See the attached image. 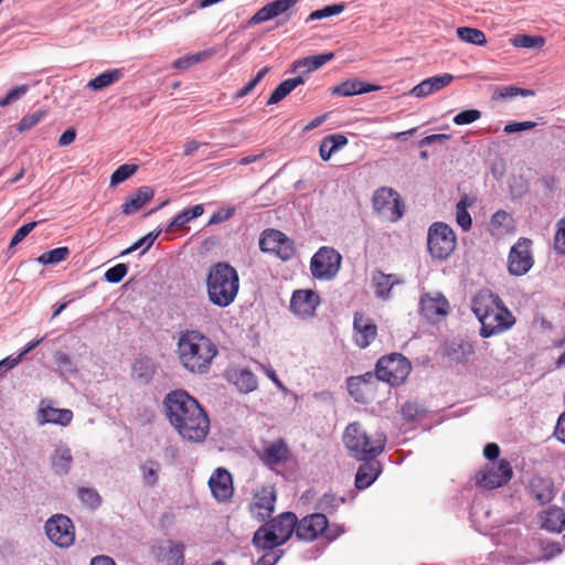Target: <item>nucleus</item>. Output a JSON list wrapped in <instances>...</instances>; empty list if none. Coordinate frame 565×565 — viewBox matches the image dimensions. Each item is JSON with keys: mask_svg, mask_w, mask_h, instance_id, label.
Returning <instances> with one entry per match:
<instances>
[{"mask_svg": "<svg viewBox=\"0 0 565 565\" xmlns=\"http://www.w3.org/2000/svg\"><path fill=\"white\" fill-rule=\"evenodd\" d=\"M217 353L216 344L198 330H185L179 334L178 360L192 374H206Z\"/></svg>", "mask_w": 565, "mask_h": 565, "instance_id": "obj_1", "label": "nucleus"}, {"mask_svg": "<svg viewBox=\"0 0 565 565\" xmlns=\"http://www.w3.org/2000/svg\"><path fill=\"white\" fill-rule=\"evenodd\" d=\"M472 311L481 323L482 338H490L514 324V317L504 307L500 297L488 290H481L475 296Z\"/></svg>", "mask_w": 565, "mask_h": 565, "instance_id": "obj_2", "label": "nucleus"}, {"mask_svg": "<svg viewBox=\"0 0 565 565\" xmlns=\"http://www.w3.org/2000/svg\"><path fill=\"white\" fill-rule=\"evenodd\" d=\"M205 285L209 301L218 308H226L238 295L239 276L232 265L218 262L209 267Z\"/></svg>", "mask_w": 565, "mask_h": 565, "instance_id": "obj_3", "label": "nucleus"}, {"mask_svg": "<svg viewBox=\"0 0 565 565\" xmlns=\"http://www.w3.org/2000/svg\"><path fill=\"white\" fill-rule=\"evenodd\" d=\"M343 443L352 457L358 460L373 459L385 447L386 437L383 434L370 436L359 423H351L343 434Z\"/></svg>", "mask_w": 565, "mask_h": 565, "instance_id": "obj_4", "label": "nucleus"}, {"mask_svg": "<svg viewBox=\"0 0 565 565\" xmlns=\"http://www.w3.org/2000/svg\"><path fill=\"white\" fill-rule=\"evenodd\" d=\"M296 514L281 513L254 533L253 543L258 548L273 550L288 541L294 532L296 533Z\"/></svg>", "mask_w": 565, "mask_h": 565, "instance_id": "obj_5", "label": "nucleus"}, {"mask_svg": "<svg viewBox=\"0 0 565 565\" xmlns=\"http://www.w3.org/2000/svg\"><path fill=\"white\" fill-rule=\"evenodd\" d=\"M200 407L198 401L183 390L172 391L163 399L164 414L173 427L191 417L190 413H195Z\"/></svg>", "mask_w": 565, "mask_h": 565, "instance_id": "obj_6", "label": "nucleus"}, {"mask_svg": "<svg viewBox=\"0 0 565 565\" xmlns=\"http://www.w3.org/2000/svg\"><path fill=\"white\" fill-rule=\"evenodd\" d=\"M411 369V363L405 356L392 353L379 360L375 374L377 380L397 386L407 379Z\"/></svg>", "mask_w": 565, "mask_h": 565, "instance_id": "obj_7", "label": "nucleus"}, {"mask_svg": "<svg viewBox=\"0 0 565 565\" xmlns=\"http://www.w3.org/2000/svg\"><path fill=\"white\" fill-rule=\"evenodd\" d=\"M427 247L434 258H448L456 247V235L452 228L440 222L430 225L427 234Z\"/></svg>", "mask_w": 565, "mask_h": 565, "instance_id": "obj_8", "label": "nucleus"}, {"mask_svg": "<svg viewBox=\"0 0 565 565\" xmlns=\"http://www.w3.org/2000/svg\"><path fill=\"white\" fill-rule=\"evenodd\" d=\"M341 255L331 247H321L311 258L312 276L321 280L332 279L339 271Z\"/></svg>", "mask_w": 565, "mask_h": 565, "instance_id": "obj_9", "label": "nucleus"}, {"mask_svg": "<svg viewBox=\"0 0 565 565\" xmlns=\"http://www.w3.org/2000/svg\"><path fill=\"white\" fill-rule=\"evenodd\" d=\"M299 0H274L262 7L248 21L247 25H256L279 18L276 26L286 23L294 14V7Z\"/></svg>", "mask_w": 565, "mask_h": 565, "instance_id": "obj_10", "label": "nucleus"}, {"mask_svg": "<svg viewBox=\"0 0 565 565\" xmlns=\"http://www.w3.org/2000/svg\"><path fill=\"white\" fill-rule=\"evenodd\" d=\"M531 246V239L521 237L511 247L508 256V270L512 276H523L533 267L534 258Z\"/></svg>", "mask_w": 565, "mask_h": 565, "instance_id": "obj_11", "label": "nucleus"}, {"mask_svg": "<svg viewBox=\"0 0 565 565\" xmlns=\"http://www.w3.org/2000/svg\"><path fill=\"white\" fill-rule=\"evenodd\" d=\"M49 540L60 547H70L75 541L72 520L64 514H55L45 523Z\"/></svg>", "mask_w": 565, "mask_h": 565, "instance_id": "obj_12", "label": "nucleus"}, {"mask_svg": "<svg viewBox=\"0 0 565 565\" xmlns=\"http://www.w3.org/2000/svg\"><path fill=\"white\" fill-rule=\"evenodd\" d=\"M191 417H186L175 426L179 435L189 441L201 443L205 439L210 430V419L202 407L195 413H190Z\"/></svg>", "mask_w": 565, "mask_h": 565, "instance_id": "obj_13", "label": "nucleus"}, {"mask_svg": "<svg viewBox=\"0 0 565 565\" xmlns=\"http://www.w3.org/2000/svg\"><path fill=\"white\" fill-rule=\"evenodd\" d=\"M509 461L502 459L497 463L487 465L478 475L477 483L486 489H495L507 484L512 478Z\"/></svg>", "mask_w": 565, "mask_h": 565, "instance_id": "obj_14", "label": "nucleus"}, {"mask_svg": "<svg viewBox=\"0 0 565 565\" xmlns=\"http://www.w3.org/2000/svg\"><path fill=\"white\" fill-rule=\"evenodd\" d=\"M259 247L264 252L275 253L282 260L290 259L295 254L290 239L284 233L276 230L263 233L259 239Z\"/></svg>", "mask_w": 565, "mask_h": 565, "instance_id": "obj_15", "label": "nucleus"}, {"mask_svg": "<svg viewBox=\"0 0 565 565\" xmlns=\"http://www.w3.org/2000/svg\"><path fill=\"white\" fill-rule=\"evenodd\" d=\"M419 311L426 320L437 322L448 315L449 302L440 292H427L420 297Z\"/></svg>", "mask_w": 565, "mask_h": 565, "instance_id": "obj_16", "label": "nucleus"}, {"mask_svg": "<svg viewBox=\"0 0 565 565\" xmlns=\"http://www.w3.org/2000/svg\"><path fill=\"white\" fill-rule=\"evenodd\" d=\"M319 305L320 297L311 289L296 290L290 299L291 312L301 319L315 316Z\"/></svg>", "mask_w": 565, "mask_h": 565, "instance_id": "obj_17", "label": "nucleus"}, {"mask_svg": "<svg viewBox=\"0 0 565 565\" xmlns=\"http://www.w3.org/2000/svg\"><path fill=\"white\" fill-rule=\"evenodd\" d=\"M377 335V327L373 319L363 312H355L353 318V340L361 348H367Z\"/></svg>", "mask_w": 565, "mask_h": 565, "instance_id": "obj_18", "label": "nucleus"}, {"mask_svg": "<svg viewBox=\"0 0 565 565\" xmlns=\"http://www.w3.org/2000/svg\"><path fill=\"white\" fill-rule=\"evenodd\" d=\"M275 502L276 491L274 487H262L255 492L253 501L249 505V511L259 521H264L274 512Z\"/></svg>", "mask_w": 565, "mask_h": 565, "instance_id": "obj_19", "label": "nucleus"}, {"mask_svg": "<svg viewBox=\"0 0 565 565\" xmlns=\"http://www.w3.org/2000/svg\"><path fill=\"white\" fill-rule=\"evenodd\" d=\"M327 527V516L323 513H313L297 521L296 536L302 541H313L322 535Z\"/></svg>", "mask_w": 565, "mask_h": 565, "instance_id": "obj_20", "label": "nucleus"}, {"mask_svg": "<svg viewBox=\"0 0 565 565\" xmlns=\"http://www.w3.org/2000/svg\"><path fill=\"white\" fill-rule=\"evenodd\" d=\"M212 495L218 502H225L233 497L234 487L232 475L224 468H217L209 479Z\"/></svg>", "mask_w": 565, "mask_h": 565, "instance_id": "obj_21", "label": "nucleus"}, {"mask_svg": "<svg viewBox=\"0 0 565 565\" xmlns=\"http://www.w3.org/2000/svg\"><path fill=\"white\" fill-rule=\"evenodd\" d=\"M373 209L375 212H404V202L393 189L383 186L373 194Z\"/></svg>", "mask_w": 565, "mask_h": 565, "instance_id": "obj_22", "label": "nucleus"}, {"mask_svg": "<svg viewBox=\"0 0 565 565\" xmlns=\"http://www.w3.org/2000/svg\"><path fill=\"white\" fill-rule=\"evenodd\" d=\"M455 79V76L448 73L435 75L422 81L419 84L414 86L411 90V95L417 98H425L430 94L440 90L441 88L449 85Z\"/></svg>", "mask_w": 565, "mask_h": 565, "instance_id": "obj_23", "label": "nucleus"}, {"mask_svg": "<svg viewBox=\"0 0 565 565\" xmlns=\"http://www.w3.org/2000/svg\"><path fill=\"white\" fill-rule=\"evenodd\" d=\"M379 89V86L363 82L359 78H349L330 88L332 95L351 97L362 95Z\"/></svg>", "mask_w": 565, "mask_h": 565, "instance_id": "obj_24", "label": "nucleus"}, {"mask_svg": "<svg viewBox=\"0 0 565 565\" xmlns=\"http://www.w3.org/2000/svg\"><path fill=\"white\" fill-rule=\"evenodd\" d=\"M334 58L333 52H327L318 55L306 56L294 61L290 65V73L310 74L322 67L326 63Z\"/></svg>", "mask_w": 565, "mask_h": 565, "instance_id": "obj_25", "label": "nucleus"}, {"mask_svg": "<svg viewBox=\"0 0 565 565\" xmlns=\"http://www.w3.org/2000/svg\"><path fill=\"white\" fill-rule=\"evenodd\" d=\"M73 419V412L67 408H54L52 406H41L39 409V424H57L67 426Z\"/></svg>", "mask_w": 565, "mask_h": 565, "instance_id": "obj_26", "label": "nucleus"}, {"mask_svg": "<svg viewBox=\"0 0 565 565\" xmlns=\"http://www.w3.org/2000/svg\"><path fill=\"white\" fill-rule=\"evenodd\" d=\"M372 287L377 298L387 300L391 296V290L395 285L401 284L399 278L394 274H384L376 271L372 275Z\"/></svg>", "mask_w": 565, "mask_h": 565, "instance_id": "obj_27", "label": "nucleus"}, {"mask_svg": "<svg viewBox=\"0 0 565 565\" xmlns=\"http://www.w3.org/2000/svg\"><path fill=\"white\" fill-rule=\"evenodd\" d=\"M381 471V463L376 460L362 463L355 475V487L359 490L369 488L379 478Z\"/></svg>", "mask_w": 565, "mask_h": 565, "instance_id": "obj_28", "label": "nucleus"}, {"mask_svg": "<svg viewBox=\"0 0 565 565\" xmlns=\"http://www.w3.org/2000/svg\"><path fill=\"white\" fill-rule=\"evenodd\" d=\"M289 449L282 440H276L265 447L262 460L265 465L273 467L285 462L288 459Z\"/></svg>", "mask_w": 565, "mask_h": 565, "instance_id": "obj_29", "label": "nucleus"}, {"mask_svg": "<svg viewBox=\"0 0 565 565\" xmlns=\"http://www.w3.org/2000/svg\"><path fill=\"white\" fill-rule=\"evenodd\" d=\"M154 195V191L151 186L143 185L138 188L134 193H131L122 204L124 213L135 212L145 206Z\"/></svg>", "mask_w": 565, "mask_h": 565, "instance_id": "obj_30", "label": "nucleus"}, {"mask_svg": "<svg viewBox=\"0 0 565 565\" xmlns=\"http://www.w3.org/2000/svg\"><path fill=\"white\" fill-rule=\"evenodd\" d=\"M156 372L154 363L147 356H141L135 360L131 367V376L140 384H148Z\"/></svg>", "mask_w": 565, "mask_h": 565, "instance_id": "obj_31", "label": "nucleus"}, {"mask_svg": "<svg viewBox=\"0 0 565 565\" xmlns=\"http://www.w3.org/2000/svg\"><path fill=\"white\" fill-rule=\"evenodd\" d=\"M348 138L342 134H332L324 137L319 147V154L323 161L330 160L333 153L348 143Z\"/></svg>", "mask_w": 565, "mask_h": 565, "instance_id": "obj_32", "label": "nucleus"}, {"mask_svg": "<svg viewBox=\"0 0 565 565\" xmlns=\"http://www.w3.org/2000/svg\"><path fill=\"white\" fill-rule=\"evenodd\" d=\"M542 527L552 531L561 532L565 527V512L557 507L548 508L541 516Z\"/></svg>", "mask_w": 565, "mask_h": 565, "instance_id": "obj_33", "label": "nucleus"}, {"mask_svg": "<svg viewBox=\"0 0 565 565\" xmlns=\"http://www.w3.org/2000/svg\"><path fill=\"white\" fill-rule=\"evenodd\" d=\"M122 75L124 72L120 68L108 70L88 81L87 87L93 92L102 90L117 83L122 77Z\"/></svg>", "mask_w": 565, "mask_h": 565, "instance_id": "obj_34", "label": "nucleus"}, {"mask_svg": "<svg viewBox=\"0 0 565 565\" xmlns=\"http://www.w3.org/2000/svg\"><path fill=\"white\" fill-rule=\"evenodd\" d=\"M52 465L56 473L66 475L72 465L71 449L66 445L56 446L52 455Z\"/></svg>", "mask_w": 565, "mask_h": 565, "instance_id": "obj_35", "label": "nucleus"}, {"mask_svg": "<svg viewBox=\"0 0 565 565\" xmlns=\"http://www.w3.org/2000/svg\"><path fill=\"white\" fill-rule=\"evenodd\" d=\"M456 33L458 39L462 42L478 46H483L487 44L486 34L483 31L479 29L470 26H459L457 28Z\"/></svg>", "mask_w": 565, "mask_h": 565, "instance_id": "obj_36", "label": "nucleus"}, {"mask_svg": "<svg viewBox=\"0 0 565 565\" xmlns=\"http://www.w3.org/2000/svg\"><path fill=\"white\" fill-rule=\"evenodd\" d=\"M232 381L235 386L243 393L253 392L257 387V380L255 375L247 370H239L234 372L232 375Z\"/></svg>", "mask_w": 565, "mask_h": 565, "instance_id": "obj_37", "label": "nucleus"}, {"mask_svg": "<svg viewBox=\"0 0 565 565\" xmlns=\"http://www.w3.org/2000/svg\"><path fill=\"white\" fill-rule=\"evenodd\" d=\"M531 492L541 504H545L553 499L552 484L543 479L532 480Z\"/></svg>", "mask_w": 565, "mask_h": 565, "instance_id": "obj_38", "label": "nucleus"}, {"mask_svg": "<svg viewBox=\"0 0 565 565\" xmlns=\"http://www.w3.org/2000/svg\"><path fill=\"white\" fill-rule=\"evenodd\" d=\"M212 55V52L209 50L200 51L194 54H188L182 57L177 58L172 67L181 71L189 70L190 67L203 62L207 57Z\"/></svg>", "mask_w": 565, "mask_h": 565, "instance_id": "obj_39", "label": "nucleus"}, {"mask_svg": "<svg viewBox=\"0 0 565 565\" xmlns=\"http://www.w3.org/2000/svg\"><path fill=\"white\" fill-rule=\"evenodd\" d=\"M142 482L147 487H153L157 484L160 472V463L156 460H146L140 465Z\"/></svg>", "mask_w": 565, "mask_h": 565, "instance_id": "obj_40", "label": "nucleus"}, {"mask_svg": "<svg viewBox=\"0 0 565 565\" xmlns=\"http://www.w3.org/2000/svg\"><path fill=\"white\" fill-rule=\"evenodd\" d=\"M348 388L356 402L365 403L367 401L366 393L370 391V384L364 379H350L348 382Z\"/></svg>", "mask_w": 565, "mask_h": 565, "instance_id": "obj_41", "label": "nucleus"}, {"mask_svg": "<svg viewBox=\"0 0 565 565\" xmlns=\"http://www.w3.org/2000/svg\"><path fill=\"white\" fill-rule=\"evenodd\" d=\"M77 498L88 509L95 510L102 504V497L98 491L90 487H79Z\"/></svg>", "mask_w": 565, "mask_h": 565, "instance_id": "obj_42", "label": "nucleus"}, {"mask_svg": "<svg viewBox=\"0 0 565 565\" xmlns=\"http://www.w3.org/2000/svg\"><path fill=\"white\" fill-rule=\"evenodd\" d=\"M345 2H340L315 10L306 18V23L315 20H321L333 15H338L345 10Z\"/></svg>", "mask_w": 565, "mask_h": 565, "instance_id": "obj_43", "label": "nucleus"}, {"mask_svg": "<svg viewBox=\"0 0 565 565\" xmlns=\"http://www.w3.org/2000/svg\"><path fill=\"white\" fill-rule=\"evenodd\" d=\"M511 43L515 47L535 49L541 47L545 43V39L540 35L520 34L511 39Z\"/></svg>", "mask_w": 565, "mask_h": 565, "instance_id": "obj_44", "label": "nucleus"}, {"mask_svg": "<svg viewBox=\"0 0 565 565\" xmlns=\"http://www.w3.org/2000/svg\"><path fill=\"white\" fill-rule=\"evenodd\" d=\"M161 230L149 232L147 235L135 242L129 248L125 249L121 255H127L138 249L141 250V255L145 254L154 243L156 238L160 234Z\"/></svg>", "mask_w": 565, "mask_h": 565, "instance_id": "obj_45", "label": "nucleus"}, {"mask_svg": "<svg viewBox=\"0 0 565 565\" xmlns=\"http://www.w3.org/2000/svg\"><path fill=\"white\" fill-rule=\"evenodd\" d=\"M70 250L67 247H57L52 250L43 253L38 262L43 265H56L62 263L68 256Z\"/></svg>", "mask_w": 565, "mask_h": 565, "instance_id": "obj_46", "label": "nucleus"}, {"mask_svg": "<svg viewBox=\"0 0 565 565\" xmlns=\"http://www.w3.org/2000/svg\"><path fill=\"white\" fill-rule=\"evenodd\" d=\"M181 201H182V199H178V200L164 199V200H161L160 202H158V204L153 209L149 210L148 212H151V213L159 212L160 210L164 209L171 202L178 203V205H177L178 212H182V213H202V212H204L203 204L181 206V204H180Z\"/></svg>", "mask_w": 565, "mask_h": 565, "instance_id": "obj_47", "label": "nucleus"}, {"mask_svg": "<svg viewBox=\"0 0 565 565\" xmlns=\"http://www.w3.org/2000/svg\"><path fill=\"white\" fill-rule=\"evenodd\" d=\"M47 115V110L45 109H38L32 114H28L21 118V120L18 124V130L20 132L26 131L33 127H35L38 124H40L45 116Z\"/></svg>", "mask_w": 565, "mask_h": 565, "instance_id": "obj_48", "label": "nucleus"}, {"mask_svg": "<svg viewBox=\"0 0 565 565\" xmlns=\"http://www.w3.org/2000/svg\"><path fill=\"white\" fill-rule=\"evenodd\" d=\"M137 164H121L119 166L110 177V186H117L118 184L125 182L137 171Z\"/></svg>", "mask_w": 565, "mask_h": 565, "instance_id": "obj_49", "label": "nucleus"}, {"mask_svg": "<svg viewBox=\"0 0 565 565\" xmlns=\"http://www.w3.org/2000/svg\"><path fill=\"white\" fill-rule=\"evenodd\" d=\"M270 71L269 66H264L262 70L258 71V73L253 77L250 81H248L241 89H238L234 97L235 98H243L246 95H248L258 84L259 82L268 74Z\"/></svg>", "mask_w": 565, "mask_h": 565, "instance_id": "obj_50", "label": "nucleus"}, {"mask_svg": "<svg viewBox=\"0 0 565 565\" xmlns=\"http://www.w3.org/2000/svg\"><path fill=\"white\" fill-rule=\"evenodd\" d=\"M294 88H291L289 81H282L270 94L267 105H275L282 100L287 95H289Z\"/></svg>", "mask_w": 565, "mask_h": 565, "instance_id": "obj_51", "label": "nucleus"}, {"mask_svg": "<svg viewBox=\"0 0 565 565\" xmlns=\"http://www.w3.org/2000/svg\"><path fill=\"white\" fill-rule=\"evenodd\" d=\"M480 118H481V111L478 109L471 108V109H466V110L458 113L452 118V121L455 125L462 126V125L472 124Z\"/></svg>", "mask_w": 565, "mask_h": 565, "instance_id": "obj_52", "label": "nucleus"}, {"mask_svg": "<svg viewBox=\"0 0 565 565\" xmlns=\"http://www.w3.org/2000/svg\"><path fill=\"white\" fill-rule=\"evenodd\" d=\"M127 271L128 267L126 264H117L114 267L106 270L105 279L110 284H118L127 275Z\"/></svg>", "mask_w": 565, "mask_h": 565, "instance_id": "obj_53", "label": "nucleus"}, {"mask_svg": "<svg viewBox=\"0 0 565 565\" xmlns=\"http://www.w3.org/2000/svg\"><path fill=\"white\" fill-rule=\"evenodd\" d=\"M344 503V498L338 497L333 493H326L319 501V508L323 511H332L338 509Z\"/></svg>", "mask_w": 565, "mask_h": 565, "instance_id": "obj_54", "label": "nucleus"}, {"mask_svg": "<svg viewBox=\"0 0 565 565\" xmlns=\"http://www.w3.org/2000/svg\"><path fill=\"white\" fill-rule=\"evenodd\" d=\"M29 89V86L23 84L10 89L6 96L0 98V107H7L10 104L14 103L19 98H21Z\"/></svg>", "mask_w": 565, "mask_h": 565, "instance_id": "obj_55", "label": "nucleus"}, {"mask_svg": "<svg viewBox=\"0 0 565 565\" xmlns=\"http://www.w3.org/2000/svg\"><path fill=\"white\" fill-rule=\"evenodd\" d=\"M35 226L36 222H29L18 228L9 244V252L13 249L20 242H22Z\"/></svg>", "mask_w": 565, "mask_h": 565, "instance_id": "obj_56", "label": "nucleus"}, {"mask_svg": "<svg viewBox=\"0 0 565 565\" xmlns=\"http://www.w3.org/2000/svg\"><path fill=\"white\" fill-rule=\"evenodd\" d=\"M536 122L535 121H530V120H526V121H512V122H509L504 126L503 128V131L508 135H511V134H515V132H521V131H525V130H530V129H533L534 127H536Z\"/></svg>", "mask_w": 565, "mask_h": 565, "instance_id": "obj_57", "label": "nucleus"}, {"mask_svg": "<svg viewBox=\"0 0 565 565\" xmlns=\"http://www.w3.org/2000/svg\"><path fill=\"white\" fill-rule=\"evenodd\" d=\"M201 214H177L173 221L167 227V232H173L178 230H182L185 225L193 218L200 216Z\"/></svg>", "mask_w": 565, "mask_h": 565, "instance_id": "obj_58", "label": "nucleus"}, {"mask_svg": "<svg viewBox=\"0 0 565 565\" xmlns=\"http://www.w3.org/2000/svg\"><path fill=\"white\" fill-rule=\"evenodd\" d=\"M554 247L557 253L565 254V217L557 224V231L554 238Z\"/></svg>", "mask_w": 565, "mask_h": 565, "instance_id": "obj_59", "label": "nucleus"}, {"mask_svg": "<svg viewBox=\"0 0 565 565\" xmlns=\"http://www.w3.org/2000/svg\"><path fill=\"white\" fill-rule=\"evenodd\" d=\"M344 532H345V529L342 524H338V523L329 524V522L327 521V527H326V530H323L322 535L324 536L326 540H328L329 542H332V541L337 540L340 535H342Z\"/></svg>", "mask_w": 565, "mask_h": 565, "instance_id": "obj_60", "label": "nucleus"}, {"mask_svg": "<svg viewBox=\"0 0 565 565\" xmlns=\"http://www.w3.org/2000/svg\"><path fill=\"white\" fill-rule=\"evenodd\" d=\"M540 182L543 186L544 195L552 198L557 189V180L553 175H545L540 180Z\"/></svg>", "mask_w": 565, "mask_h": 565, "instance_id": "obj_61", "label": "nucleus"}, {"mask_svg": "<svg viewBox=\"0 0 565 565\" xmlns=\"http://www.w3.org/2000/svg\"><path fill=\"white\" fill-rule=\"evenodd\" d=\"M76 138V129L74 127L67 128L58 138V146L65 147L71 145Z\"/></svg>", "mask_w": 565, "mask_h": 565, "instance_id": "obj_62", "label": "nucleus"}, {"mask_svg": "<svg viewBox=\"0 0 565 565\" xmlns=\"http://www.w3.org/2000/svg\"><path fill=\"white\" fill-rule=\"evenodd\" d=\"M419 409L416 403L407 402L402 406L401 413L407 419H414Z\"/></svg>", "mask_w": 565, "mask_h": 565, "instance_id": "obj_63", "label": "nucleus"}, {"mask_svg": "<svg viewBox=\"0 0 565 565\" xmlns=\"http://www.w3.org/2000/svg\"><path fill=\"white\" fill-rule=\"evenodd\" d=\"M555 436L559 441L565 444V413H563L557 420Z\"/></svg>", "mask_w": 565, "mask_h": 565, "instance_id": "obj_64", "label": "nucleus"}]
</instances>
